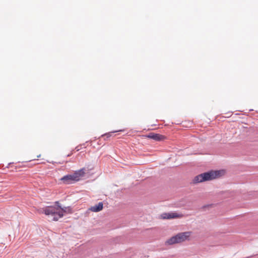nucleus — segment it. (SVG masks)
<instances>
[{"label": "nucleus", "mask_w": 258, "mask_h": 258, "mask_svg": "<svg viewBox=\"0 0 258 258\" xmlns=\"http://www.w3.org/2000/svg\"><path fill=\"white\" fill-rule=\"evenodd\" d=\"M224 173L223 170H211L195 176L192 180V182L194 183H198L212 180L222 176Z\"/></svg>", "instance_id": "2"}, {"label": "nucleus", "mask_w": 258, "mask_h": 258, "mask_svg": "<svg viewBox=\"0 0 258 258\" xmlns=\"http://www.w3.org/2000/svg\"><path fill=\"white\" fill-rule=\"evenodd\" d=\"M191 234V232L190 231L179 233L167 239L165 244L166 245H170L183 242L188 239Z\"/></svg>", "instance_id": "3"}, {"label": "nucleus", "mask_w": 258, "mask_h": 258, "mask_svg": "<svg viewBox=\"0 0 258 258\" xmlns=\"http://www.w3.org/2000/svg\"><path fill=\"white\" fill-rule=\"evenodd\" d=\"M85 168L76 171L73 174L66 175L61 178L60 180L65 184H71L80 180L85 175Z\"/></svg>", "instance_id": "4"}, {"label": "nucleus", "mask_w": 258, "mask_h": 258, "mask_svg": "<svg viewBox=\"0 0 258 258\" xmlns=\"http://www.w3.org/2000/svg\"><path fill=\"white\" fill-rule=\"evenodd\" d=\"M103 204L102 202H99L97 205L92 206L89 210L94 212H98L103 209Z\"/></svg>", "instance_id": "6"}, {"label": "nucleus", "mask_w": 258, "mask_h": 258, "mask_svg": "<svg viewBox=\"0 0 258 258\" xmlns=\"http://www.w3.org/2000/svg\"><path fill=\"white\" fill-rule=\"evenodd\" d=\"M149 138L152 139L155 141H161L164 139V137L158 134L151 133L148 135Z\"/></svg>", "instance_id": "7"}, {"label": "nucleus", "mask_w": 258, "mask_h": 258, "mask_svg": "<svg viewBox=\"0 0 258 258\" xmlns=\"http://www.w3.org/2000/svg\"><path fill=\"white\" fill-rule=\"evenodd\" d=\"M161 218L163 219H171L180 218L183 217V214L175 212L164 213L161 215Z\"/></svg>", "instance_id": "5"}, {"label": "nucleus", "mask_w": 258, "mask_h": 258, "mask_svg": "<svg viewBox=\"0 0 258 258\" xmlns=\"http://www.w3.org/2000/svg\"><path fill=\"white\" fill-rule=\"evenodd\" d=\"M55 204L57 205V207L50 206L43 209L44 214L52 216L53 221H57L63 216L64 213L70 212L71 211V209L69 207H61L59 205L58 202H56Z\"/></svg>", "instance_id": "1"}]
</instances>
